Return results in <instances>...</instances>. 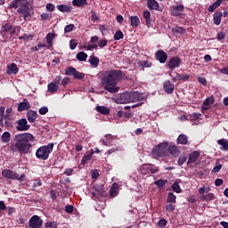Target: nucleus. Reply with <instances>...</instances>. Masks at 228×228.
I'll use <instances>...</instances> for the list:
<instances>
[{
	"mask_svg": "<svg viewBox=\"0 0 228 228\" xmlns=\"http://www.w3.org/2000/svg\"><path fill=\"white\" fill-rule=\"evenodd\" d=\"M37 117H38V114L37 113V111H35L33 110H28L27 118H28V122H30V124H33V122H35V120H37Z\"/></svg>",
	"mask_w": 228,
	"mask_h": 228,
	"instance_id": "b1692460",
	"label": "nucleus"
},
{
	"mask_svg": "<svg viewBox=\"0 0 228 228\" xmlns=\"http://www.w3.org/2000/svg\"><path fill=\"white\" fill-rule=\"evenodd\" d=\"M170 12L173 17H181L183 15V12H184V5L178 4L172 6Z\"/></svg>",
	"mask_w": 228,
	"mask_h": 228,
	"instance_id": "ddd939ff",
	"label": "nucleus"
},
{
	"mask_svg": "<svg viewBox=\"0 0 228 228\" xmlns=\"http://www.w3.org/2000/svg\"><path fill=\"white\" fill-rule=\"evenodd\" d=\"M14 145L11 147L12 152H18V154H28L35 143V135L30 133L18 134L14 137Z\"/></svg>",
	"mask_w": 228,
	"mask_h": 228,
	"instance_id": "f03ea898",
	"label": "nucleus"
},
{
	"mask_svg": "<svg viewBox=\"0 0 228 228\" xmlns=\"http://www.w3.org/2000/svg\"><path fill=\"white\" fill-rule=\"evenodd\" d=\"M177 197L174 194V192H168L167 202L170 204H175Z\"/></svg>",
	"mask_w": 228,
	"mask_h": 228,
	"instance_id": "37998d69",
	"label": "nucleus"
},
{
	"mask_svg": "<svg viewBox=\"0 0 228 228\" xmlns=\"http://www.w3.org/2000/svg\"><path fill=\"white\" fill-rule=\"evenodd\" d=\"M91 20H93V22H97V20H99V16H97V14L94 11H91Z\"/></svg>",
	"mask_w": 228,
	"mask_h": 228,
	"instance_id": "0e129e2a",
	"label": "nucleus"
},
{
	"mask_svg": "<svg viewBox=\"0 0 228 228\" xmlns=\"http://www.w3.org/2000/svg\"><path fill=\"white\" fill-rule=\"evenodd\" d=\"M175 88V86H174V84H172V82H170V80H167L166 82H164L163 85V89L164 92H166V94H174V90Z\"/></svg>",
	"mask_w": 228,
	"mask_h": 228,
	"instance_id": "f3484780",
	"label": "nucleus"
},
{
	"mask_svg": "<svg viewBox=\"0 0 228 228\" xmlns=\"http://www.w3.org/2000/svg\"><path fill=\"white\" fill-rule=\"evenodd\" d=\"M118 183H114L111 187H110V197H117V195H118Z\"/></svg>",
	"mask_w": 228,
	"mask_h": 228,
	"instance_id": "cd10ccee",
	"label": "nucleus"
},
{
	"mask_svg": "<svg viewBox=\"0 0 228 228\" xmlns=\"http://www.w3.org/2000/svg\"><path fill=\"white\" fill-rule=\"evenodd\" d=\"M28 110H31V103L28 102V99H24L23 102H20L18 105V111H28Z\"/></svg>",
	"mask_w": 228,
	"mask_h": 228,
	"instance_id": "2eb2a0df",
	"label": "nucleus"
},
{
	"mask_svg": "<svg viewBox=\"0 0 228 228\" xmlns=\"http://www.w3.org/2000/svg\"><path fill=\"white\" fill-rule=\"evenodd\" d=\"M19 73V67L17 64L12 63L10 66L7 67V74H18Z\"/></svg>",
	"mask_w": 228,
	"mask_h": 228,
	"instance_id": "2f4dec72",
	"label": "nucleus"
},
{
	"mask_svg": "<svg viewBox=\"0 0 228 228\" xmlns=\"http://www.w3.org/2000/svg\"><path fill=\"white\" fill-rule=\"evenodd\" d=\"M53 143H49L47 145L41 146L36 151V158H37V159L46 161V159H49V155L51 154V152H53Z\"/></svg>",
	"mask_w": 228,
	"mask_h": 228,
	"instance_id": "39448f33",
	"label": "nucleus"
},
{
	"mask_svg": "<svg viewBox=\"0 0 228 228\" xmlns=\"http://www.w3.org/2000/svg\"><path fill=\"white\" fill-rule=\"evenodd\" d=\"M46 228H58V223L57 222H47L45 224Z\"/></svg>",
	"mask_w": 228,
	"mask_h": 228,
	"instance_id": "4d7b16f0",
	"label": "nucleus"
},
{
	"mask_svg": "<svg viewBox=\"0 0 228 228\" xmlns=\"http://www.w3.org/2000/svg\"><path fill=\"white\" fill-rule=\"evenodd\" d=\"M56 8L62 13H70V12H72V6L67 4H60L57 5Z\"/></svg>",
	"mask_w": 228,
	"mask_h": 228,
	"instance_id": "a878e982",
	"label": "nucleus"
},
{
	"mask_svg": "<svg viewBox=\"0 0 228 228\" xmlns=\"http://www.w3.org/2000/svg\"><path fill=\"white\" fill-rule=\"evenodd\" d=\"M168 155V142H160L151 150V156L154 159L165 158Z\"/></svg>",
	"mask_w": 228,
	"mask_h": 228,
	"instance_id": "20e7f679",
	"label": "nucleus"
},
{
	"mask_svg": "<svg viewBox=\"0 0 228 228\" xmlns=\"http://www.w3.org/2000/svg\"><path fill=\"white\" fill-rule=\"evenodd\" d=\"M172 31L175 33H179V35H184L186 33V29L183 27L176 26L175 28H172Z\"/></svg>",
	"mask_w": 228,
	"mask_h": 228,
	"instance_id": "a18cd8bd",
	"label": "nucleus"
},
{
	"mask_svg": "<svg viewBox=\"0 0 228 228\" xmlns=\"http://www.w3.org/2000/svg\"><path fill=\"white\" fill-rule=\"evenodd\" d=\"M12 27H13V25H12V23H10V22H6L4 25H2V27H1L2 37H4L6 35V33H10V35H12Z\"/></svg>",
	"mask_w": 228,
	"mask_h": 228,
	"instance_id": "a211bd4d",
	"label": "nucleus"
},
{
	"mask_svg": "<svg viewBox=\"0 0 228 228\" xmlns=\"http://www.w3.org/2000/svg\"><path fill=\"white\" fill-rule=\"evenodd\" d=\"M86 58H88V54L85 52H79L77 54V60H78V61H86Z\"/></svg>",
	"mask_w": 228,
	"mask_h": 228,
	"instance_id": "79ce46f5",
	"label": "nucleus"
},
{
	"mask_svg": "<svg viewBox=\"0 0 228 228\" xmlns=\"http://www.w3.org/2000/svg\"><path fill=\"white\" fill-rule=\"evenodd\" d=\"M3 177H5V179H12V181H19L20 183H22L26 179V174H21L19 175L17 172L12 170V169H4L2 171Z\"/></svg>",
	"mask_w": 228,
	"mask_h": 228,
	"instance_id": "423d86ee",
	"label": "nucleus"
},
{
	"mask_svg": "<svg viewBox=\"0 0 228 228\" xmlns=\"http://www.w3.org/2000/svg\"><path fill=\"white\" fill-rule=\"evenodd\" d=\"M132 93V102H139L140 101H145L147 97L145 94L133 91Z\"/></svg>",
	"mask_w": 228,
	"mask_h": 228,
	"instance_id": "4468645a",
	"label": "nucleus"
},
{
	"mask_svg": "<svg viewBox=\"0 0 228 228\" xmlns=\"http://www.w3.org/2000/svg\"><path fill=\"white\" fill-rule=\"evenodd\" d=\"M130 25L132 28H138L140 26V18L138 16H130Z\"/></svg>",
	"mask_w": 228,
	"mask_h": 228,
	"instance_id": "473e14b6",
	"label": "nucleus"
},
{
	"mask_svg": "<svg viewBox=\"0 0 228 228\" xmlns=\"http://www.w3.org/2000/svg\"><path fill=\"white\" fill-rule=\"evenodd\" d=\"M149 10H156L157 12H161L159 8V3L156 0H148L147 2Z\"/></svg>",
	"mask_w": 228,
	"mask_h": 228,
	"instance_id": "5701e85b",
	"label": "nucleus"
},
{
	"mask_svg": "<svg viewBox=\"0 0 228 228\" xmlns=\"http://www.w3.org/2000/svg\"><path fill=\"white\" fill-rule=\"evenodd\" d=\"M147 170L151 172V174H158L159 172V168L152 164H144L142 166L141 174L144 175L147 174Z\"/></svg>",
	"mask_w": 228,
	"mask_h": 228,
	"instance_id": "9d476101",
	"label": "nucleus"
},
{
	"mask_svg": "<svg viewBox=\"0 0 228 228\" xmlns=\"http://www.w3.org/2000/svg\"><path fill=\"white\" fill-rule=\"evenodd\" d=\"M172 190L175 193H181V186L179 185L178 183H175L172 184Z\"/></svg>",
	"mask_w": 228,
	"mask_h": 228,
	"instance_id": "8fccbe9b",
	"label": "nucleus"
},
{
	"mask_svg": "<svg viewBox=\"0 0 228 228\" xmlns=\"http://www.w3.org/2000/svg\"><path fill=\"white\" fill-rule=\"evenodd\" d=\"M214 102H215V98L213 97L207 98L203 102V106L201 107L202 111H208V110H209V105L213 104Z\"/></svg>",
	"mask_w": 228,
	"mask_h": 228,
	"instance_id": "393cba45",
	"label": "nucleus"
},
{
	"mask_svg": "<svg viewBox=\"0 0 228 228\" xmlns=\"http://www.w3.org/2000/svg\"><path fill=\"white\" fill-rule=\"evenodd\" d=\"M46 42L50 47H53V40L56 38V34L55 33H48L45 37Z\"/></svg>",
	"mask_w": 228,
	"mask_h": 228,
	"instance_id": "e433bc0d",
	"label": "nucleus"
},
{
	"mask_svg": "<svg viewBox=\"0 0 228 228\" xmlns=\"http://www.w3.org/2000/svg\"><path fill=\"white\" fill-rule=\"evenodd\" d=\"M167 183H168V180L159 179V180L155 181L154 184L156 186H158V188H163V187H165V184H167Z\"/></svg>",
	"mask_w": 228,
	"mask_h": 228,
	"instance_id": "c03bdc74",
	"label": "nucleus"
},
{
	"mask_svg": "<svg viewBox=\"0 0 228 228\" xmlns=\"http://www.w3.org/2000/svg\"><path fill=\"white\" fill-rule=\"evenodd\" d=\"M73 77L74 79H85V73H81L77 69L73 75Z\"/></svg>",
	"mask_w": 228,
	"mask_h": 228,
	"instance_id": "09e8293b",
	"label": "nucleus"
},
{
	"mask_svg": "<svg viewBox=\"0 0 228 228\" xmlns=\"http://www.w3.org/2000/svg\"><path fill=\"white\" fill-rule=\"evenodd\" d=\"M96 111H98V113H102V115H110V109L105 106H97Z\"/></svg>",
	"mask_w": 228,
	"mask_h": 228,
	"instance_id": "4c0bfd02",
	"label": "nucleus"
},
{
	"mask_svg": "<svg viewBox=\"0 0 228 228\" xmlns=\"http://www.w3.org/2000/svg\"><path fill=\"white\" fill-rule=\"evenodd\" d=\"M106 45H108V41L106 39H102L98 43V46L101 47V49H102V47H106Z\"/></svg>",
	"mask_w": 228,
	"mask_h": 228,
	"instance_id": "e2e57ef3",
	"label": "nucleus"
},
{
	"mask_svg": "<svg viewBox=\"0 0 228 228\" xmlns=\"http://www.w3.org/2000/svg\"><path fill=\"white\" fill-rule=\"evenodd\" d=\"M166 211H168V213H174L175 211V206L174 204H168L166 206Z\"/></svg>",
	"mask_w": 228,
	"mask_h": 228,
	"instance_id": "6e6d98bb",
	"label": "nucleus"
},
{
	"mask_svg": "<svg viewBox=\"0 0 228 228\" xmlns=\"http://www.w3.org/2000/svg\"><path fill=\"white\" fill-rule=\"evenodd\" d=\"M137 65H139V67H142L143 69H149L152 67V62L149 61H140L137 62Z\"/></svg>",
	"mask_w": 228,
	"mask_h": 228,
	"instance_id": "ea45409f",
	"label": "nucleus"
},
{
	"mask_svg": "<svg viewBox=\"0 0 228 228\" xmlns=\"http://www.w3.org/2000/svg\"><path fill=\"white\" fill-rule=\"evenodd\" d=\"M46 113H49V109L47 107H41L39 109V115H46Z\"/></svg>",
	"mask_w": 228,
	"mask_h": 228,
	"instance_id": "052dcab7",
	"label": "nucleus"
},
{
	"mask_svg": "<svg viewBox=\"0 0 228 228\" xmlns=\"http://www.w3.org/2000/svg\"><path fill=\"white\" fill-rule=\"evenodd\" d=\"M186 159H188V157H186L185 155L180 156L179 159H178L179 167H183V165H184V163H186Z\"/></svg>",
	"mask_w": 228,
	"mask_h": 228,
	"instance_id": "603ef678",
	"label": "nucleus"
},
{
	"mask_svg": "<svg viewBox=\"0 0 228 228\" xmlns=\"http://www.w3.org/2000/svg\"><path fill=\"white\" fill-rule=\"evenodd\" d=\"M222 17H224V12H222L216 11L213 14V20H214V24H216V26H220V24H222Z\"/></svg>",
	"mask_w": 228,
	"mask_h": 228,
	"instance_id": "412c9836",
	"label": "nucleus"
},
{
	"mask_svg": "<svg viewBox=\"0 0 228 228\" xmlns=\"http://www.w3.org/2000/svg\"><path fill=\"white\" fill-rule=\"evenodd\" d=\"M218 145H221V151H228V140L227 139H219L217 141Z\"/></svg>",
	"mask_w": 228,
	"mask_h": 228,
	"instance_id": "f704fd0d",
	"label": "nucleus"
},
{
	"mask_svg": "<svg viewBox=\"0 0 228 228\" xmlns=\"http://www.w3.org/2000/svg\"><path fill=\"white\" fill-rule=\"evenodd\" d=\"M176 142L178 145H186L188 143V137L184 134H179Z\"/></svg>",
	"mask_w": 228,
	"mask_h": 228,
	"instance_id": "7c9ffc66",
	"label": "nucleus"
},
{
	"mask_svg": "<svg viewBox=\"0 0 228 228\" xmlns=\"http://www.w3.org/2000/svg\"><path fill=\"white\" fill-rule=\"evenodd\" d=\"M9 8H14L17 10L18 13L23 15L24 20H28V17L33 15L31 10L29 9V2L28 0H13L9 4Z\"/></svg>",
	"mask_w": 228,
	"mask_h": 228,
	"instance_id": "7ed1b4c3",
	"label": "nucleus"
},
{
	"mask_svg": "<svg viewBox=\"0 0 228 228\" xmlns=\"http://www.w3.org/2000/svg\"><path fill=\"white\" fill-rule=\"evenodd\" d=\"M76 70V68L69 66L66 69L65 74L66 76H74Z\"/></svg>",
	"mask_w": 228,
	"mask_h": 228,
	"instance_id": "49530a36",
	"label": "nucleus"
},
{
	"mask_svg": "<svg viewBox=\"0 0 228 228\" xmlns=\"http://www.w3.org/2000/svg\"><path fill=\"white\" fill-rule=\"evenodd\" d=\"M15 33H20V26L12 27V30L11 31V37H13Z\"/></svg>",
	"mask_w": 228,
	"mask_h": 228,
	"instance_id": "bf43d9fd",
	"label": "nucleus"
},
{
	"mask_svg": "<svg viewBox=\"0 0 228 228\" xmlns=\"http://www.w3.org/2000/svg\"><path fill=\"white\" fill-rule=\"evenodd\" d=\"M95 191L97 192V195L99 197H103L105 193L104 185H94V186Z\"/></svg>",
	"mask_w": 228,
	"mask_h": 228,
	"instance_id": "72a5a7b5",
	"label": "nucleus"
},
{
	"mask_svg": "<svg viewBox=\"0 0 228 228\" xmlns=\"http://www.w3.org/2000/svg\"><path fill=\"white\" fill-rule=\"evenodd\" d=\"M33 37H35V36L32 34H28V35L25 34V35L20 37L19 38H20V40H31L33 38Z\"/></svg>",
	"mask_w": 228,
	"mask_h": 228,
	"instance_id": "13d9d810",
	"label": "nucleus"
},
{
	"mask_svg": "<svg viewBox=\"0 0 228 228\" xmlns=\"http://www.w3.org/2000/svg\"><path fill=\"white\" fill-rule=\"evenodd\" d=\"M124 38V33L121 30L116 31L114 34V40H122Z\"/></svg>",
	"mask_w": 228,
	"mask_h": 228,
	"instance_id": "de8ad7c7",
	"label": "nucleus"
},
{
	"mask_svg": "<svg viewBox=\"0 0 228 228\" xmlns=\"http://www.w3.org/2000/svg\"><path fill=\"white\" fill-rule=\"evenodd\" d=\"M219 170H222V165L220 162H216V166L212 169V174H218Z\"/></svg>",
	"mask_w": 228,
	"mask_h": 228,
	"instance_id": "3c124183",
	"label": "nucleus"
},
{
	"mask_svg": "<svg viewBox=\"0 0 228 228\" xmlns=\"http://www.w3.org/2000/svg\"><path fill=\"white\" fill-rule=\"evenodd\" d=\"M200 158V152L194 151L189 155L187 165L195 163Z\"/></svg>",
	"mask_w": 228,
	"mask_h": 228,
	"instance_id": "6ab92c4d",
	"label": "nucleus"
},
{
	"mask_svg": "<svg viewBox=\"0 0 228 228\" xmlns=\"http://www.w3.org/2000/svg\"><path fill=\"white\" fill-rule=\"evenodd\" d=\"M143 19L146 20V26L147 28H151V24L152 22V20L151 19V12L148 10L143 11L142 12Z\"/></svg>",
	"mask_w": 228,
	"mask_h": 228,
	"instance_id": "c85d7f7f",
	"label": "nucleus"
},
{
	"mask_svg": "<svg viewBox=\"0 0 228 228\" xmlns=\"http://www.w3.org/2000/svg\"><path fill=\"white\" fill-rule=\"evenodd\" d=\"M44 221L38 216H33L28 221V227L30 228H42Z\"/></svg>",
	"mask_w": 228,
	"mask_h": 228,
	"instance_id": "1a4fd4ad",
	"label": "nucleus"
},
{
	"mask_svg": "<svg viewBox=\"0 0 228 228\" xmlns=\"http://www.w3.org/2000/svg\"><path fill=\"white\" fill-rule=\"evenodd\" d=\"M181 63L182 60L176 55L170 58L167 63V67L169 70H175V69H179V67H181Z\"/></svg>",
	"mask_w": 228,
	"mask_h": 228,
	"instance_id": "0eeeda50",
	"label": "nucleus"
},
{
	"mask_svg": "<svg viewBox=\"0 0 228 228\" xmlns=\"http://www.w3.org/2000/svg\"><path fill=\"white\" fill-rule=\"evenodd\" d=\"M94 156V151H91L87 155L84 156L81 160V165H86L90 159H92V157Z\"/></svg>",
	"mask_w": 228,
	"mask_h": 228,
	"instance_id": "a19ab883",
	"label": "nucleus"
},
{
	"mask_svg": "<svg viewBox=\"0 0 228 228\" xmlns=\"http://www.w3.org/2000/svg\"><path fill=\"white\" fill-rule=\"evenodd\" d=\"M158 224L159 227H167V224H168V222L167 219H160Z\"/></svg>",
	"mask_w": 228,
	"mask_h": 228,
	"instance_id": "338daca9",
	"label": "nucleus"
},
{
	"mask_svg": "<svg viewBox=\"0 0 228 228\" xmlns=\"http://www.w3.org/2000/svg\"><path fill=\"white\" fill-rule=\"evenodd\" d=\"M190 79V75L185 74V75H181L177 72H175V77H173V81H188Z\"/></svg>",
	"mask_w": 228,
	"mask_h": 228,
	"instance_id": "bb28decb",
	"label": "nucleus"
},
{
	"mask_svg": "<svg viewBox=\"0 0 228 228\" xmlns=\"http://www.w3.org/2000/svg\"><path fill=\"white\" fill-rule=\"evenodd\" d=\"M124 73L120 69H111L104 71L102 74V83L104 86V90L110 92V94H118L120 87L117 86L118 81H121Z\"/></svg>",
	"mask_w": 228,
	"mask_h": 228,
	"instance_id": "f257e3e1",
	"label": "nucleus"
},
{
	"mask_svg": "<svg viewBox=\"0 0 228 228\" xmlns=\"http://www.w3.org/2000/svg\"><path fill=\"white\" fill-rule=\"evenodd\" d=\"M167 152L173 156V158H177L181 154V150L176 145L167 146Z\"/></svg>",
	"mask_w": 228,
	"mask_h": 228,
	"instance_id": "aec40b11",
	"label": "nucleus"
},
{
	"mask_svg": "<svg viewBox=\"0 0 228 228\" xmlns=\"http://www.w3.org/2000/svg\"><path fill=\"white\" fill-rule=\"evenodd\" d=\"M60 81H61V76H57L53 82L48 84L47 88L50 94L58 92V89L60 88Z\"/></svg>",
	"mask_w": 228,
	"mask_h": 228,
	"instance_id": "6e6552de",
	"label": "nucleus"
},
{
	"mask_svg": "<svg viewBox=\"0 0 228 228\" xmlns=\"http://www.w3.org/2000/svg\"><path fill=\"white\" fill-rule=\"evenodd\" d=\"M89 63L93 67L97 68V67H99V59L97 57H95V55H91L89 57Z\"/></svg>",
	"mask_w": 228,
	"mask_h": 228,
	"instance_id": "58836bf2",
	"label": "nucleus"
},
{
	"mask_svg": "<svg viewBox=\"0 0 228 228\" xmlns=\"http://www.w3.org/2000/svg\"><path fill=\"white\" fill-rule=\"evenodd\" d=\"M76 47H77V43L74 39H71L69 41V48L71 49V51H74Z\"/></svg>",
	"mask_w": 228,
	"mask_h": 228,
	"instance_id": "680f3d73",
	"label": "nucleus"
},
{
	"mask_svg": "<svg viewBox=\"0 0 228 228\" xmlns=\"http://www.w3.org/2000/svg\"><path fill=\"white\" fill-rule=\"evenodd\" d=\"M189 117H190L189 120L192 122V126H199V123H200L199 118L202 117V114L199 112H194L192 114H190Z\"/></svg>",
	"mask_w": 228,
	"mask_h": 228,
	"instance_id": "4be33fe9",
	"label": "nucleus"
},
{
	"mask_svg": "<svg viewBox=\"0 0 228 228\" xmlns=\"http://www.w3.org/2000/svg\"><path fill=\"white\" fill-rule=\"evenodd\" d=\"M72 4L73 6H77V8H81L83 6H86V4H88V2H86V0H73Z\"/></svg>",
	"mask_w": 228,
	"mask_h": 228,
	"instance_id": "c9c22d12",
	"label": "nucleus"
},
{
	"mask_svg": "<svg viewBox=\"0 0 228 228\" xmlns=\"http://www.w3.org/2000/svg\"><path fill=\"white\" fill-rule=\"evenodd\" d=\"M155 60L162 64L167 63V61L168 60V54H167V53L163 50H159L155 53Z\"/></svg>",
	"mask_w": 228,
	"mask_h": 228,
	"instance_id": "9b49d317",
	"label": "nucleus"
},
{
	"mask_svg": "<svg viewBox=\"0 0 228 228\" xmlns=\"http://www.w3.org/2000/svg\"><path fill=\"white\" fill-rule=\"evenodd\" d=\"M74 28H76V26L74 24H69V25L65 26L64 33H70V32L74 31Z\"/></svg>",
	"mask_w": 228,
	"mask_h": 228,
	"instance_id": "864d4df0",
	"label": "nucleus"
},
{
	"mask_svg": "<svg viewBox=\"0 0 228 228\" xmlns=\"http://www.w3.org/2000/svg\"><path fill=\"white\" fill-rule=\"evenodd\" d=\"M46 10L47 12H54V10H56V7L53 4H47Z\"/></svg>",
	"mask_w": 228,
	"mask_h": 228,
	"instance_id": "69168bd1",
	"label": "nucleus"
},
{
	"mask_svg": "<svg viewBox=\"0 0 228 228\" xmlns=\"http://www.w3.org/2000/svg\"><path fill=\"white\" fill-rule=\"evenodd\" d=\"M198 82L200 83V85H202L203 86H208V79H206V77H198L197 78Z\"/></svg>",
	"mask_w": 228,
	"mask_h": 228,
	"instance_id": "5fc2aeb1",
	"label": "nucleus"
},
{
	"mask_svg": "<svg viewBox=\"0 0 228 228\" xmlns=\"http://www.w3.org/2000/svg\"><path fill=\"white\" fill-rule=\"evenodd\" d=\"M120 102L123 104H129V102H132V93L131 92H126L120 94Z\"/></svg>",
	"mask_w": 228,
	"mask_h": 228,
	"instance_id": "dca6fc26",
	"label": "nucleus"
},
{
	"mask_svg": "<svg viewBox=\"0 0 228 228\" xmlns=\"http://www.w3.org/2000/svg\"><path fill=\"white\" fill-rule=\"evenodd\" d=\"M224 38H225V32H219L216 37L218 42H220V40H224Z\"/></svg>",
	"mask_w": 228,
	"mask_h": 228,
	"instance_id": "774afa93",
	"label": "nucleus"
},
{
	"mask_svg": "<svg viewBox=\"0 0 228 228\" xmlns=\"http://www.w3.org/2000/svg\"><path fill=\"white\" fill-rule=\"evenodd\" d=\"M18 126H16L17 131H29L30 125H28V120L26 118H21L16 121Z\"/></svg>",
	"mask_w": 228,
	"mask_h": 228,
	"instance_id": "f8f14e48",
	"label": "nucleus"
},
{
	"mask_svg": "<svg viewBox=\"0 0 228 228\" xmlns=\"http://www.w3.org/2000/svg\"><path fill=\"white\" fill-rule=\"evenodd\" d=\"M2 143H10V141L12 140V134L10 132L5 131L1 136Z\"/></svg>",
	"mask_w": 228,
	"mask_h": 228,
	"instance_id": "c756f323",
	"label": "nucleus"
}]
</instances>
